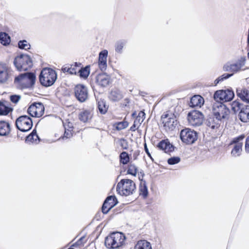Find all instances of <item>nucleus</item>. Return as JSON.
I'll use <instances>...</instances> for the list:
<instances>
[{"label": "nucleus", "instance_id": "f03ea898", "mask_svg": "<svg viewBox=\"0 0 249 249\" xmlns=\"http://www.w3.org/2000/svg\"><path fill=\"white\" fill-rule=\"evenodd\" d=\"M36 78L34 73L26 72L16 77L14 83L20 89L30 88L35 84Z\"/></svg>", "mask_w": 249, "mask_h": 249}, {"label": "nucleus", "instance_id": "423d86ee", "mask_svg": "<svg viewBox=\"0 0 249 249\" xmlns=\"http://www.w3.org/2000/svg\"><path fill=\"white\" fill-rule=\"evenodd\" d=\"M14 64L19 71H27L32 66L31 59L27 54H20L17 56L15 58Z\"/></svg>", "mask_w": 249, "mask_h": 249}, {"label": "nucleus", "instance_id": "a18cd8bd", "mask_svg": "<svg viewBox=\"0 0 249 249\" xmlns=\"http://www.w3.org/2000/svg\"><path fill=\"white\" fill-rule=\"evenodd\" d=\"M180 160L179 157H172L168 160V163L170 165H174L178 163Z\"/></svg>", "mask_w": 249, "mask_h": 249}, {"label": "nucleus", "instance_id": "f8f14e48", "mask_svg": "<svg viewBox=\"0 0 249 249\" xmlns=\"http://www.w3.org/2000/svg\"><path fill=\"white\" fill-rule=\"evenodd\" d=\"M246 59L241 58L235 63H227L223 67V69L226 71L232 72L233 73L244 71L247 68H244Z\"/></svg>", "mask_w": 249, "mask_h": 249}, {"label": "nucleus", "instance_id": "9b49d317", "mask_svg": "<svg viewBox=\"0 0 249 249\" xmlns=\"http://www.w3.org/2000/svg\"><path fill=\"white\" fill-rule=\"evenodd\" d=\"M16 125L18 129L22 132H26L31 129L33 122L29 117L23 115L17 119Z\"/></svg>", "mask_w": 249, "mask_h": 249}, {"label": "nucleus", "instance_id": "de8ad7c7", "mask_svg": "<svg viewBox=\"0 0 249 249\" xmlns=\"http://www.w3.org/2000/svg\"><path fill=\"white\" fill-rule=\"evenodd\" d=\"M20 99V96L19 95H14L10 96V100L14 103H17Z\"/></svg>", "mask_w": 249, "mask_h": 249}, {"label": "nucleus", "instance_id": "39448f33", "mask_svg": "<svg viewBox=\"0 0 249 249\" xmlns=\"http://www.w3.org/2000/svg\"><path fill=\"white\" fill-rule=\"evenodd\" d=\"M213 113L217 121H222L228 118L230 111L225 105L220 102H216L213 106Z\"/></svg>", "mask_w": 249, "mask_h": 249}, {"label": "nucleus", "instance_id": "a211bd4d", "mask_svg": "<svg viewBox=\"0 0 249 249\" xmlns=\"http://www.w3.org/2000/svg\"><path fill=\"white\" fill-rule=\"evenodd\" d=\"M95 81L99 86L105 87L109 85L110 77L105 73H100L95 76Z\"/></svg>", "mask_w": 249, "mask_h": 249}, {"label": "nucleus", "instance_id": "a19ab883", "mask_svg": "<svg viewBox=\"0 0 249 249\" xmlns=\"http://www.w3.org/2000/svg\"><path fill=\"white\" fill-rule=\"evenodd\" d=\"M18 47L21 49L28 50L30 48V44L25 40H20L18 43Z\"/></svg>", "mask_w": 249, "mask_h": 249}, {"label": "nucleus", "instance_id": "37998d69", "mask_svg": "<svg viewBox=\"0 0 249 249\" xmlns=\"http://www.w3.org/2000/svg\"><path fill=\"white\" fill-rule=\"evenodd\" d=\"M233 75V73L229 74V73H224L221 76L218 77L214 81V84L216 85L218 84L220 82L222 81L224 79H226L230 77H231Z\"/></svg>", "mask_w": 249, "mask_h": 249}, {"label": "nucleus", "instance_id": "864d4df0", "mask_svg": "<svg viewBox=\"0 0 249 249\" xmlns=\"http://www.w3.org/2000/svg\"><path fill=\"white\" fill-rule=\"evenodd\" d=\"M68 127L70 128V129H72V124L71 123H69L68 124Z\"/></svg>", "mask_w": 249, "mask_h": 249}, {"label": "nucleus", "instance_id": "412c9836", "mask_svg": "<svg viewBox=\"0 0 249 249\" xmlns=\"http://www.w3.org/2000/svg\"><path fill=\"white\" fill-rule=\"evenodd\" d=\"M239 117L243 122H249V105H245L242 107L239 113Z\"/></svg>", "mask_w": 249, "mask_h": 249}, {"label": "nucleus", "instance_id": "58836bf2", "mask_svg": "<svg viewBox=\"0 0 249 249\" xmlns=\"http://www.w3.org/2000/svg\"><path fill=\"white\" fill-rule=\"evenodd\" d=\"M87 240L84 236L81 237L76 242L73 244L71 247H83L86 243Z\"/></svg>", "mask_w": 249, "mask_h": 249}, {"label": "nucleus", "instance_id": "7c9ffc66", "mask_svg": "<svg viewBox=\"0 0 249 249\" xmlns=\"http://www.w3.org/2000/svg\"><path fill=\"white\" fill-rule=\"evenodd\" d=\"M39 141V137L35 130H33V131L26 138L25 140V142L27 143L37 142Z\"/></svg>", "mask_w": 249, "mask_h": 249}, {"label": "nucleus", "instance_id": "c85d7f7f", "mask_svg": "<svg viewBox=\"0 0 249 249\" xmlns=\"http://www.w3.org/2000/svg\"><path fill=\"white\" fill-rule=\"evenodd\" d=\"M134 249H152V248L150 242L145 240H142L137 242Z\"/></svg>", "mask_w": 249, "mask_h": 249}, {"label": "nucleus", "instance_id": "6ab92c4d", "mask_svg": "<svg viewBox=\"0 0 249 249\" xmlns=\"http://www.w3.org/2000/svg\"><path fill=\"white\" fill-rule=\"evenodd\" d=\"M108 52L106 50L101 51L99 54L98 66L99 69L102 71H105L107 68V57Z\"/></svg>", "mask_w": 249, "mask_h": 249}, {"label": "nucleus", "instance_id": "bb28decb", "mask_svg": "<svg viewBox=\"0 0 249 249\" xmlns=\"http://www.w3.org/2000/svg\"><path fill=\"white\" fill-rule=\"evenodd\" d=\"M123 97V95L122 92L118 89L112 90L109 95L110 100L113 101H120Z\"/></svg>", "mask_w": 249, "mask_h": 249}, {"label": "nucleus", "instance_id": "72a5a7b5", "mask_svg": "<svg viewBox=\"0 0 249 249\" xmlns=\"http://www.w3.org/2000/svg\"><path fill=\"white\" fill-rule=\"evenodd\" d=\"M126 41L124 40H120L117 41L115 45V50L118 53H122L123 49L125 45Z\"/></svg>", "mask_w": 249, "mask_h": 249}, {"label": "nucleus", "instance_id": "aec40b11", "mask_svg": "<svg viewBox=\"0 0 249 249\" xmlns=\"http://www.w3.org/2000/svg\"><path fill=\"white\" fill-rule=\"evenodd\" d=\"M80 63L77 62L74 65H66L64 66L62 68L63 72H67L71 74H76L78 70V68L80 67Z\"/></svg>", "mask_w": 249, "mask_h": 249}, {"label": "nucleus", "instance_id": "603ef678", "mask_svg": "<svg viewBox=\"0 0 249 249\" xmlns=\"http://www.w3.org/2000/svg\"><path fill=\"white\" fill-rule=\"evenodd\" d=\"M245 151L247 153H249V143L248 142V140H246L245 143Z\"/></svg>", "mask_w": 249, "mask_h": 249}, {"label": "nucleus", "instance_id": "c756f323", "mask_svg": "<svg viewBox=\"0 0 249 249\" xmlns=\"http://www.w3.org/2000/svg\"><path fill=\"white\" fill-rule=\"evenodd\" d=\"M221 121H217L215 118L210 117L207 121V125L213 129L218 128L219 126V122Z\"/></svg>", "mask_w": 249, "mask_h": 249}, {"label": "nucleus", "instance_id": "8fccbe9b", "mask_svg": "<svg viewBox=\"0 0 249 249\" xmlns=\"http://www.w3.org/2000/svg\"><path fill=\"white\" fill-rule=\"evenodd\" d=\"M138 124H139L138 119L136 118L134 121L133 124L131 126L130 128V130L132 131H135L137 129ZM139 124H141V123L140 122Z\"/></svg>", "mask_w": 249, "mask_h": 249}, {"label": "nucleus", "instance_id": "79ce46f5", "mask_svg": "<svg viewBox=\"0 0 249 249\" xmlns=\"http://www.w3.org/2000/svg\"><path fill=\"white\" fill-rule=\"evenodd\" d=\"M127 173L135 176L137 173V168L134 164H130L128 165Z\"/></svg>", "mask_w": 249, "mask_h": 249}, {"label": "nucleus", "instance_id": "b1692460", "mask_svg": "<svg viewBox=\"0 0 249 249\" xmlns=\"http://www.w3.org/2000/svg\"><path fill=\"white\" fill-rule=\"evenodd\" d=\"M237 96L243 101L249 104V90L244 88H238L236 90Z\"/></svg>", "mask_w": 249, "mask_h": 249}, {"label": "nucleus", "instance_id": "a878e982", "mask_svg": "<svg viewBox=\"0 0 249 249\" xmlns=\"http://www.w3.org/2000/svg\"><path fill=\"white\" fill-rule=\"evenodd\" d=\"M158 147L165 153H169L174 150L173 146L167 140H163L160 142L158 144Z\"/></svg>", "mask_w": 249, "mask_h": 249}, {"label": "nucleus", "instance_id": "6e6552de", "mask_svg": "<svg viewBox=\"0 0 249 249\" xmlns=\"http://www.w3.org/2000/svg\"><path fill=\"white\" fill-rule=\"evenodd\" d=\"M180 137L184 143L187 144L194 143L197 139L196 131L190 128H185L180 133Z\"/></svg>", "mask_w": 249, "mask_h": 249}, {"label": "nucleus", "instance_id": "c03bdc74", "mask_svg": "<svg viewBox=\"0 0 249 249\" xmlns=\"http://www.w3.org/2000/svg\"><path fill=\"white\" fill-rule=\"evenodd\" d=\"M64 127H65V132L64 134V136L63 137V139H64L65 138H67V139L71 138L72 135V129H68L67 128L66 125H65V124H64Z\"/></svg>", "mask_w": 249, "mask_h": 249}, {"label": "nucleus", "instance_id": "09e8293b", "mask_svg": "<svg viewBox=\"0 0 249 249\" xmlns=\"http://www.w3.org/2000/svg\"><path fill=\"white\" fill-rule=\"evenodd\" d=\"M137 118L138 119V123H140V121L142 122L145 119V113L142 111H140Z\"/></svg>", "mask_w": 249, "mask_h": 249}, {"label": "nucleus", "instance_id": "ea45409f", "mask_svg": "<svg viewBox=\"0 0 249 249\" xmlns=\"http://www.w3.org/2000/svg\"><path fill=\"white\" fill-rule=\"evenodd\" d=\"M128 125V124L126 121L119 122L114 124V126L118 130H121L126 128Z\"/></svg>", "mask_w": 249, "mask_h": 249}, {"label": "nucleus", "instance_id": "2f4dec72", "mask_svg": "<svg viewBox=\"0 0 249 249\" xmlns=\"http://www.w3.org/2000/svg\"><path fill=\"white\" fill-rule=\"evenodd\" d=\"M98 108L99 112L101 114H104L107 112L108 106L107 105L104 100L100 99L98 101Z\"/></svg>", "mask_w": 249, "mask_h": 249}, {"label": "nucleus", "instance_id": "4468645a", "mask_svg": "<svg viewBox=\"0 0 249 249\" xmlns=\"http://www.w3.org/2000/svg\"><path fill=\"white\" fill-rule=\"evenodd\" d=\"M233 92L229 89L216 91L214 94V99L216 102H228L232 99Z\"/></svg>", "mask_w": 249, "mask_h": 249}, {"label": "nucleus", "instance_id": "c9c22d12", "mask_svg": "<svg viewBox=\"0 0 249 249\" xmlns=\"http://www.w3.org/2000/svg\"><path fill=\"white\" fill-rule=\"evenodd\" d=\"M242 104L239 102L237 101H233L231 104V109L234 112L236 113L239 110L240 111L242 107Z\"/></svg>", "mask_w": 249, "mask_h": 249}, {"label": "nucleus", "instance_id": "0eeeda50", "mask_svg": "<svg viewBox=\"0 0 249 249\" xmlns=\"http://www.w3.org/2000/svg\"><path fill=\"white\" fill-rule=\"evenodd\" d=\"M161 120L164 129L166 131L174 130L177 125V121L175 115L169 112L164 113L161 117Z\"/></svg>", "mask_w": 249, "mask_h": 249}, {"label": "nucleus", "instance_id": "e433bc0d", "mask_svg": "<svg viewBox=\"0 0 249 249\" xmlns=\"http://www.w3.org/2000/svg\"><path fill=\"white\" fill-rule=\"evenodd\" d=\"M120 162L126 164L129 161V157L126 152H123L120 155Z\"/></svg>", "mask_w": 249, "mask_h": 249}, {"label": "nucleus", "instance_id": "49530a36", "mask_svg": "<svg viewBox=\"0 0 249 249\" xmlns=\"http://www.w3.org/2000/svg\"><path fill=\"white\" fill-rule=\"evenodd\" d=\"M120 146L124 149H127L128 148V143L127 141L124 139H121L120 141Z\"/></svg>", "mask_w": 249, "mask_h": 249}, {"label": "nucleus", "instance_id": "f704fd0d", "mask_svg": "<svg viewBox=\"0 0 249 249\" xmlns=\"http://www.w3.org/2000/svg\"><path fill=\"white\" fill-rule=\"evenodd\" d=\"M78 71L80 73V76L81 77L86 78L89 74V67L87 66L80 69L78 68Z\"/></svg>", "mask_w": 249, "mask_h": 249}, {"label": "nucleus", "instance_id": "7ed1b4c3", "mask_svg": "<svg viewBox=\"0 0 249 249\" xmlns=\"http://www.w3.org/2000/svg\"><path fill=\"white\" fill-rule=\"evenodd\" d=\"M136 190L134 182L129 179L121 180L117 184L116 191L122 196H128L132 195Z\"/></svg>", "mask_w": 249, "mask_h": 249}, {"label": "nucleus", "instance_id": "473e14b6", "mask_svg": "<svg viewBox=\"0 0 249 249\" xmlns=\"http://www.w3.org/2000/svg\"><path fill=\"white\" fill-rule=\"evenodd\" d=\"M11 41L10 37L5 33H0V42L3 45H8Z\"/></svg>", "mask_w": 249, "mask_h": 249}, {"label": "nucleus", "instance_id": "dca6fc26", "mask_svg": "<svg viewBox=\"0 0 249 249\" xmlns=\"http://www.w3.org/2000/svg\"><path fill=\"white\" fill-rule=\"evenodd\" d=\"M75 96L80 102L86 101L88 98L87 88L83 85H78L74 88Z\"/></svg>", "mask_w": 249, "mask_h": 249}, {"label": "nucleus", "instance_id": "5fc2aeb1", "mask_svg": "<svg viewBox=\"0 0 249 249\" xmlns=\"http://www.w3.org/2000/svg\"><path fill=\"white\" fill-rule=\"evenodd\" d=\"M246 140H248V142L249 141V138H248Z\"/></svg>", "mask_w": 249, "mask_h": 249}, {"label": "nucleus", "instance_id": "20e7f679", "mask_svg": "<svg viewBox=\"0 0 249 249\" xmlns=\"http://www.w3.org/2000/svg\"><path fill=\"white\" fill-rule=\"evenodd\" d=\"M56 79V72L51 68H45L43 69L39 75L40 84L46 87L53 85Z\"/></svg>", "mask_w": 249, "mask_h": 249}, {"label": "nucleus", "instance_id": "393cba45", "mask_svg": "<svg viewBox=\"0 0 249 249\" xmlns=\"http://www.w3.org/2000/svg\"><path fill=\"white\" fill-rule=\"evenodd\" d=\"M93 112L91 110L86 109L82 111L79 115V119L84 123L89 122L92 118Z\"/></svg>", "mask_w": 249, "mask_h": 249}, {"label": "nucleus", "instance_id": "f3484780", "mask_svg": "<svg viewBox=\"0 0 249 249\" xmlns=\"http://www.w3.org/2000/svg\"><path fill=\"white\" fill-rule=\"evenodd\" d=\"M118 203L117 198L115 196H108L102 206V212L106 214L108 211Z\"/></svg>", "mask_w": 249, "mask_h": 249}, {"label": "nucleus", "instance_id": "1a4fd4ad", "mask_svg": "<svg viewBox=\"0 0 249 249\" xmlns=\"http://www.w3.org/2000/svg\"><path fill=\"white\" fill-rule=\"evenodd\" d=\"M245 138L244 135H241L238 137H235L232 139L229 145H233V148L231 151V155L233 157H239L242 153L243 142L242 141Z\"/></svg>", "mask_w": 249, "mask_h": 249}, {"label": "nucleus", "instance_id": "9d476101", "mask_svg": "<svg viewBox=\"0 0 249 249\" xmlns=\"http://www.w3.org/2000/svg\"><path fill=\"white\" fill-rule=\"evenodd\" d=\"M13 70L8 65L0 63V84H8L12 80Z\"/></svg>", "mask_w": 249, "mask_h": 249}, {"label": "nucleus", "instance_id": "4c0bfd02", "mask_svg": "<svg viewBox=\"0 0 249 249\" xmlns=\"http://www.w3.org/2000/svg\"><path fill=\"white\" fill-rule=\"evenodd\" d=\"M140 195L144 197L147 196L148 190L144 182H141L139 187Z\"/></svg>", "mask_w": 249, "mask_h": 249}, {"label": "nucleus", "instance_id": "4be33fe9", "mask_svg": "<svg viewBox=\"0 0 249 249\" xmlns=\"http://www.w3.org/2000/svg\"><path fill=\"white\" fill-rule=\"evenodd\" d=\"M204 103V99L199 95L193 96L190 100L189 105L191 107H201Z\"/></svg>", "mask_w": 249, "mask_h": 249}, {"label": "nucleus", "instance_id": "cd10ccee", "mask_svg": "<svg viewBox=\"0 0 249 249\" xmlns=\"http://www.w3.org/2000/svg\"><path fill=\"white\" fill-rule=\"evenodd\" d=\"M10 131L9 124L4 121H0V136H6Z\"/></svg>", "mask_w": 249, "mask_h": 249}, {"label": "nucleus", "instance_id": "5701e85b", "mask_svg": "<svg viewBox=\"0 0 249 249\" xmlns=\"http://www.w3.org/2000/svg\"><path fill=\"white\" fill-rule=\"evenodd\" d=\"M13 111L10 104L6 101H0V115H7Z\"/></svg>", "mask_w": 249, "mask_h": 249}, {"label": "nucleus", "instance_id": "3c124183", "mask_svg": "<svg viewBox=\"0 0 249 249\" xmlns=\"http://www.w3.org/2000/svg\"><path fill=\"white\" fill-rule=\"evenodd\" d=\"M144 150H145V152L146 153L147 155L149 157H150L151 159H152L151 155L148 150V149L147 147V145H146V143H144Z\"/></svg>", "mask_w": 249, "mask_h": 249}, {"label": "nucleus", "instance_id": "f257e3e1", "mask_svg": "<svg viewBox=\"0 0 249 249\" xmlns=\"http://www.w3.org/2000/svg\"><path fill=\"white\" fill-rule=\"evenodd\" d=\"M125 237L120 232H115L111 233L105 239V244L108 249H119L125 244Z\"/></svg>", "mask_w": 249, "mask_h": 249}, {"label": "nucleus", "instance_id": "ddd939ff", "mask_svg": "<svg viewBox=\"0 0 249 249\" xmlns=\"http://www.w3.org/2000/svg\"><path fill=\"white\" fill-rule=\"evenodd\" d=\"M187 118L190 125L197 126L202 124L204 116L201 112L193 110L188 113Z\"/></svg>", "mask_w": 249, "mask_h": 249}, {"label": "nucleus", "instance_id": "2eb2a0df", "mask_svg": "<svg viewBox=\"0 0 249 249\" xmlns=\"http://www.w3.org/2000/svg\"><path fill=\"white\" fill-rule=\"evenodd\" d=\"M44 107L41 103H34L28 109V113L32 117H40L44 113Z\"/></svg>", "mask_w": 249, "mask_h": 249}]
</instances>
